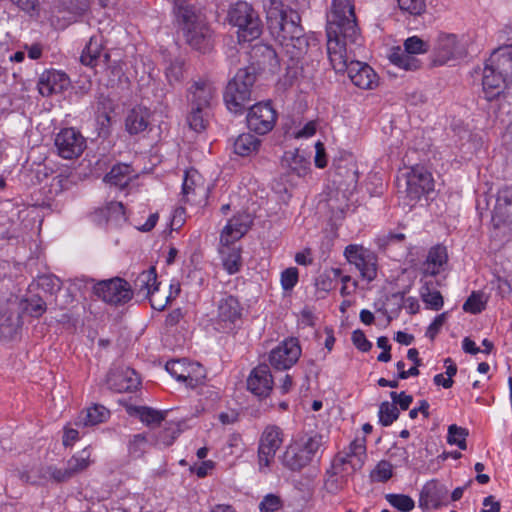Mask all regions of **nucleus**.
<instances>
[{"instance_id": "5701e85b", "label": "nucleus", "mask_w": 512, "mask_h": 512, "mask_svg": "<svg viewBox=\"0 0 512 512\" xmlns=\"http://www.w3.org/2000/svg\"><path fill=\"white\" fill-rule=\"evenodd\" d=\"M216 95L214 83L207 78H199L189 88V101L191 107L209 108Z\"/></svg>"}, {"instance_id": "ea45409f", "label": "nucleus", "mask_w": 512, "mask_h": 512, "mask_svg": "<svg viewBox=\"0 0 512 512\" xmlns=\"http://www.w3.org/2000/svg\"><path fill=\"white\" fill-rule=\"evenodd\" d=\"M263 8L266 12L268 27H272L279 21H282L288 15L290 9H285L282 0H262Z\"/></svg>"}, {"instance_id": "0eeeda50", "label": "nucleus", "mask_w": 512, "mask_h": 512, "mask_svg": "<svg viewBox=\"0 0 512 512\" xmlns=\"http://www.w3.org/2000/svg\"><path fill=\"white\" fill-rule=\"evenodd\" d=\"M93 292L104 302L113 305L125 304L133 297L131 285L121 278L100 281L93 286Z\"/></svg>"}, {"instance_id": "412c9836", "label": "nucleus", "mask_w": 512, "mask_h": 512, "mask_svg": "<svg viewBox=\"0 0 512 512\" xmlns=\"http://www.w3.org/2000/svg\"><path fill=\"white\" fill-rule=\"evenodd\" d=\"M37 85L39 93L48 97L66 90L70 85V79L64 72L50 69L40 75Z\"/></svg>"}, {"instance_id": "473e14b6", "label": "nucleus", "mask_w": 512, "mask_h": 512, "mask_svg": "<svg viewBox=\"0 0 512 512\" xmlns=\"http://www.w3.org/2000/svg\"><path fill=\"white\" fill-rule=\"evenodd\" d=\"M95 220L99 224L103 222L114 225L121 224L126 221L123 204L117 201L109 202L105 207L99 208L95 212Z\"/></svg>"}, {"instance_id": "6e6552de", "label": "nucleus", "mask_w": 512, "mask_h": 512, "mask_svg": "<svg viewBox=\"0 0 512 512\" xmlns=\"http://www.w3.org/2000/svg\"><path fill=\"white\" fill-rule=\"evenodd\" d=\"M166 371L186 386L194 388L205 379V369L199 363L188 362L185 359L170 360L165 365Z\"/></svg>"}, {"instance_id": "338daca9", "label": "nucleus", "mask_w": 512, "mask_h": 512, "mask_svg": "<svg viewBox=\"0 0 512 512\" xmlns=\"http://www.w3.org/2000/svg\"><path fill=\"white\" fill-rule=\"evenodd\" d=\"M298 282V270L295 267L285 269L281 273V285L284 290H291Z\"/></svg>"}, {"instance_id": "423d86ee", "label": "nucleus", "mask_w": 512, "mask_h": 512, "mask_svg": "<svg viewBox=\"0 0 512 512\" xmlns=\"http://www.w3.org/2000/svg\"><path fill=\"white\" fill-rule=\"evenodd\" d=\"M227 20L230 25L237 27L239 42H250L262 33L260 17L248 2L238 1L232 4L228 9Z\"/></svg>"}, {"instance_id": "a211bd4d", "label": "nucleus", "mask_w": 512, "mask_h": 512, "mask_svg": "<svg viewBox=\"0 0 512 512\" xmlns=\"http://www.w3.org/2000/svg\"><path fill=\"white\" fill-rule=\"evenodd\" d=\"M434 188L431 174L421 167L413 168L406 179V193L411 200H417Z\"/></svg>"}, {"instance_id": "f8f14e48", "label": "nucleus", "mask_w": 512, "mask_h": 512, "mask_svg": "<svg viewBox=\"0 0 512 512\" xmlns=\"http://www.w3.org/2000/svg\"><path fill=\"white\" fill-rule=\"evenodd\" d=\"M301 356V347L296 338L285 339L269 354V363L276 370L290 369Z\"/></svg>"}, {"instance_id": "20e7f679", "label": "nucleus", "mask_w": 512, "mask_h": 512, "mask_svg": "<svg viewBox=\"0 0 512 512\" xmlns=\"http://www.w3.org/2000/svg\"><path fill=\"white\" fill-rule=\"evenodd\" d=\"M256 74V67L251 65L239 69L228 82L224 93V101L229 111L235 114L242 113L250 103Z\"/></svg>"}, {"instance_id": "c85d7f7f", "label": "nucleus", "mask_w": 512, "mask_h": 512, "mask_svg": "<svg viewBox=\"0 0 512 512\" xmlns=\"http://www.w3.org/2000/svg\"><path fill=\"white\" fill-rule=\"evenodd\" d=\"M448 254L445 246L436 245L432 247L422 265V273L425 277L436 276L444 270L447 264Z\"/></svg>"}, {"instance_id": "6ab92c4d", "label": "nucleus", "mask_w": 512, "mask_h": 512, "mask_svg": "<svg viewBox=\"0 0 512 512\" xmlns=\"http://www.w3.org/2000/svg\"><path fill=\"white\" fill-rule=\"evenodd\" d=\"M247 389L257 397H267L273 389V376L266 364H259L252 369L247 378Z\"/></svg>"}, {"instance_id": "3c124183", "label": "nucleus", "mask_w": 512, "mask_h": 512, "mask_svg": "<svg viewBox=\"0 0 512 512\" xmlns=\"http://www.w3.org/2000/svg\"><path fill=\"white\" fill-rule=\"evenodd\" d=\"M222 255V261L225 270L229 274L238 272L241 266V255L239 250L235 248H227V252L222 251Z\"/></svg>"}, {"instance_id": "f03ea898", "label": "nucleus", "mask_w": 512, "mask_h": 512, "mask_svg": "<svg viewBox=\"0 0 512 512\" xmlns=\"http://www.w3.org/2000/svg\"><path fill=\"white\" fill-rule=\"evenodd\" d=\"M270 27L271 33L276 37L287 54L292 59L303 56L309 47L307 38L304 35L300 23V16L297 12L289 10L288 15Z\"/></svg>"}, {"instance_id": "79ce46f5", "label": "nucleus", "mask_w": 512, "mask_h": 512, "mask_svg": "<svg viewBox=\"0 0 512 512\" xmlns=\"http://www.w3.org/2000/svg\"><path fill=\"white\" fill-rule=\"evenodd\" d=\"M432 281H425L421 287L420 295L426 306L432 310L438 311L443 307L444 300L438 290L432 288Z\"/></svg>"}, {"instance_id": "09e8293b", "label": "nucleus", "mask_w": 512, "mask_h": 512, "mask_svg": "<svg viewBox=\"0 0 512 512\" xmlns=\"http://www.w3.org/2000/svg\"><path fill=\"white\" fill-rule=\"evenodd\" d=\"M399 409L393 403L384 401L379 406V422L383 426H390L399 417Z\"/></svg>"}, {"instance_id": "de8ad7c7", "label": "nucleus", "mask_w": 512, "mask_h": 512, "mask_svg": "<svg viewBox=\"0 0 512 512\" xmlns=\"http://www.w3.org/2000/svg\"><path fill=\"white\" fill-rule=\"evenodd\" d=\"M385 499L387 502L400 512H410L415 507L414 500L405 494H386Z\"/></svg>"}, {"instance_id": "8fccbe9b", "label": "nucleus", "mask_w": 512, "mask_h": 512, "mask_svg": "<svg viewBox=\"0 0 512 512\" xmlns=\"http://www.w3.org/2000/svg\"><path fill=\"white\" fill-rule=\"evenodd\" d=\"M468 434L466 428L452 424L448 427L447 442L450 445H457L461 450H465L467 448L466 438Z\"/></svg>"}, {"instance_id": "2f4dec72", "label": "nucleus", "mask_w": 512, "mask_h": 512, "mask_svg": "<svg viewBox=\"0 0 512 512\" xmlns=\"http://www.w3.org/2000/svg\"><path fill=\"white\" fill-rule=\"evenodd\" d=\"M205 191L206 189L198 171L195 169L186 170L182 184V200L185 202H194L195 197L205 194Z\"/></svg>"}, {"instance_id": "864d4df0", "label": "nucleus", "mask_w": 512, "mask_h": 512, "mask_svg": "<svg viewBox=\"0 0 512 512\" xmlns=\"http://www.w3.org/2000/svg\"><path fill=\"white\" fill-rule=\"evenodd\" d=\"M330 470L346 480L347 476L353 474L357 469H353L350 462L338 454L332 461Z\"/></svg>"}, {"instance_id": "b1692460", "label": "nucleus", "mask_w": 512, "mask_h": 512, "mask_svg": "<svg viewBox=\"0 0 512 512\" xmlns=\"http://www.w3.org/2000/svg\"><path fill=\"white\" fill-rule=\"evenodd\" d=\"M463 54L464 50L454 34L439 35L435 46V63L443 65L451 59L461 57Z\"/></svg>"}, {"instance_id": "69168bd1", "label": "nucleus", "mask_w": 512, "mask_h": 512, "mask_svg": "<svg viewBox=\"0 0 512 512\" xmlns=\"http://www.w3.org/2000/svg\"><path fill=\"white\" fill-rule=\"evenodd\" d=\"M337 174L344 177L347 184H356L359 178V173L354 162H349L346 166H338Z\"/></svg>"}, {"instance_id": "c756f323", "label": "nucleus", "mask_w": 512, "mask_h": 512, "mask_svg": "<svg viewBox=\"0 0 512 512\" xmlns=\"http://www.w3.org/2000/svg\"><path fill=\"white\" fill-rule=\"evenodd\" d=\"M159 282L157 281V274L154 267L142 271L138 274L133 283V295L146 299L154 292H158Z\"/></svg>"}, {"instance_id": "bb28decb", "label": "nucleus", "mask_w": 512, "mask_h": 512, "mask_svg": "<svg viewBox=\"0 0 512 512\" xmlns=\"http://www.w3.org/2000/svg\"><path fill=\"white\" fill-rule=\"evenodd\" d=\"M151 111L144 106L132 108L125 119V129L130 135L146 131L150 126Z\"/></svg>"}, {"instance_id": "72a5a7b5", "label": "nucleus", "mask_w": 512, "mask_h": 512, "mask_svg": "<svg viewBox=\"0 0 512 512\" xmlns=\"http://www.w3.org/2000/svg\"><path fill=\"white\" fill-rule=\"evenodd\" d=\"M486 63L510 79L512 77V45L495 50Z\"/></svg>"}, {"instance_id": "dca6fc26", "label": "nucleus", "mask_w": 512, "mask_h": 512, "mask_svg": "<svg viewBox=\"0 0 512 512\" xmlns=\"http://www.w3.org/2000/svg\"><path fill=\"white\" fill-rule=\"evenodd\" d=\"M80 61L83 65L89 66L91 68H96L97 66H104L112 69V73L116 76H119L121 73V68L117 66L111 67L109 65L110 55L107 52H103L102 39L100 36H92L82 51L80 56Z\"/></svg>"}, {"instance_id": "58836bf2", "label": "nucleus", "mask_w": 512, "mask_h": 512, "mask_svg": "<svg viewBox=\"0 0 512 512\" xmlns=\"http://www.w3.org/2000/svg\"><path fill=\"white\" fill-rule=\"evenodd\" d=\"M389 60L394 65L406 71H414L420 67V61L415 57V55L410 54L400 47H396L392 50Z\"/></svg>"}, {"instance_id": "a18cd8bd", "label": "nucleus", "mask_w": 512, "mask_h": 512, "mask_svg": "<svg viewBox=\"0 0 512 512\" xmlns=\"http://www.w3.org/2000/svg\"><path fill=\"white\" fill-rule=\"evenodd\" d=\"M487 304V298L483 292L473 291L471 295L463 304V310L471 314H479L485 308Z\"/></svg>"}, {"instance_id": "4d7b16f0", "label": "nucleus", "mask_w": 512, "mask_h": 512, "mask_svg": "<svg viewBox=\"0 0 512 512\" xmlns=\"http://www.w3.org/2000/svg\"><path fill=\"white\" fill-rule=\"evenodd\" d=\"M283 506L282 499L275 494H267L263 497L259 503L260 512H276Z\"/></svg>"}, {"instance_id": "774afa93", "label": "nucleus", "mask_w": 512, "mask_h": 512, "mask_svg": "<svg viewBox=\"0 0 512 512\" xmlns=\"http://www.w3.org/2000/svg\"><path fill=\"white\" fill-rule=\"evenodd\" d=\"M352 342L357 349L367 352L371 349L372 343L366 338L362 330H355L352 333Z\"/></svg>"}, {"instance_id": "aec40b11", "label": "nucleus", "mask_w": 512, "mask_h": 512, "mask_svg": "<svg viewBox=\"0 0 512 512\" xmlns=\"http://www.w3.org/2000/svg\"><path fill=\"white\" fill-rule=\"evenodd\" d=\"M351 82L358 88L371 90L378 86V76L371 66L365 62L351 60L345 71Z\"/></svg>"}, {"instance_id": "13d9d810", "label": "nucleus", "mask_w": 512, "mask_h": 512, "mask_svg": "<svg viewBox=\"0 0 512 512\" xmlns=\"http://www.w3.org/2000/svg\"><path fill=\"white\" fill-rule=\"evenodd\" d=\"M326 479L324 481V488L328 493L336 494L338 491L342 490L346 480L343 479L341 476L332 473V471L329 469L326 472Z\"/></svg>"}, {"instance_id": "7c9ffc66", "label": "nucleus", "mask_w": 512, "mask_h": 512, "mask_svg": "<svg viewBox=\"0 0 512 512\" xmlns=\"http://www.w3.org/2000/svg\"><path fill=\"white\" fill-rule=\"evenodd\" d=\"M249 216L238 215L228 221L220 235V242L228 246L234 241L240 239L249 229Z\"/></svg>"}, {"instance_id": "9d476101", "label": "nucleus", "mask_w": 512, "mask_h": 512, "mask_svg": "<svg viewBox=\"0 0 512 512\" xmlns=\"http://www.w3.org/2000/svg\"><path fill=\"white\" fill-rule=\"evenodd\" d=\"M243 310L237 297L224 293L217 303V324L225 331L233 330L240 325Z\"/></svg>"}, {"instance_id": "4be33fe9", "label": "nucleus", "mask_w": 512, "mask_h": 512, "mask_svg": "<svg viewBox=\"0 0 512 512\" xmlns=\"http://www.w3.org/2000/svg\"><path fill=\"white\" fill-rule=\"evenodd\" d=\"M140 377L134 369L120 368L111 371L107 376V384L110 389L118 392H132L140 385Z\"/></svg>"}, {"instance_id": "39448f33", "label": "nucleus", "mask_w": 512, "mask_h": 512, "mask_svg": "<svg viewBox=\"0 0 512 512\" xmlns=\"http://www.w3.org/2000/svg\"><path fill=\"white\" fill-rule=\"evenodd\" d=\"M323 445L324 438L321 434H305L286 448L282 463L291 471H300L312 462Z\"/></svg>"}, {"instance_id": "5fc2aeb1", "label": "nucleus", "mask_w": 512, "mask_h": 512, "mask_svg": "<svg viewBox=\"0 0 512 512\" xmlns=\"http://www.w3.org/2000/svg\"><path fill=\"white\" fill-rule=\"evenodd\" d=\"M404 50L414 55L422 54L429 50V44L418 36H412L404 41Z\"/></svg>"}, {"instance_id": "0e129e2a", "label": "nucleus", "mask_w": 512, "mask_h": 512, "mask_svg": "<svg viewBox=\"0 0 512 512\" xmlns=\"http://www.w3.org/2000/svg\"><path fill=\"white\" fill-rule=\"evenodd\" d=\"M147 439L144 434H136L129 441L128 450L133 457H140L145 451Z\"/></svg>"}, {"instance_id": "e433bc0d", "label": "nucleus", "mask_w": 512, "mask_h": 512, "mask_svg": "<svg viewBox=\"0 0 512 512\" xmlns=\"http://www.w3.org/2000/svg\"><path fill=\"white\" fill-rule=\"evenodd\" d=\"M131 167L127 164H116L111 170L105 175L104 181L110 185L125 188L132 178Z\"/></svg>"}, {"instance_id": "49530a36", "label": "nucleus", "mask_w": 512, "mask_h": 512, "mask_svg": "<svg viewBox=\"0 0 512 512\" xmlns=\"http://www.w3.org/2000/svg\"><path fill=\"white\" fill-rule=\"evenodd\" d=\"M207 116V108L191 107V112L187 117L190 128L196 132L204 130L207 124Z\"/></svg>"}, {"instance_id": "4c0bfd02", "label": "nucleus", "mask_w": 512, "mask_h": 512, "mask_svg": "<svg viewBox=\"0 0 512 512\" xmlns=\"http://www.w3.org/2000/svg\"><path fill=\"white\" fill-rule=\"evenodd\" d=\"M282 165L301 177L306 175L310 162L303 155H300L298 150H293L284 153Z\"/></svg>"}, {"instance_id": "a878e982", "label": "nucleus", "mask_w": 512, "mask_h": 512, "mask_svg": "<svg viewBox=\"0 0 512 512\" xmlns=\"http://www.w3.org/2000/svg\"><path fill=\"white\" fill-rule=\"evenodd\" d=\"M448 495V488L437 481L427 483L420 495V506L424 508H439Z\"/></svg>"}, {"instance_id": "c03bdc74", "label": "nucleus", "mask_w": 512, "mask_h": 512, "mask_svg": "<svg viewBox=\"0 0 512 512\" xmlns=\"http://www.w3.org/2000/svg\"><path fill=\"white\" fill-rule=\"evenodd\" d=\"M110 415L107 408L102 405L95 404L86 410L85 416L82 419L85 426L97 425L104 422Z\"/></svg>"}, {"instance_id": "f3484780", "label": "nucleus", "mask_w": 512, "mask_h": 512, "mask_svg": "<svg viewBox=\"0 0 512 512\" xmlns=\"http://www.w3.org/2000/svg\"><path fill=\"white\" fill-rule=\"evenodd\" d=\"M492 223L496 228L512 226V186H505L498 191Z\"/></svg>"}, {"instance_id": "7ed1b4c3", "label": "nucleus", "mask_w": 512, "mask_h": 512, "mask_svg": "<svg viewBox=\"0 0 512 512\" xmlns=\"http://www.w3.org/2000/svg\"><path fill=\"white\" fill-rule=\"evenodd\" d=\"M336 33H342L343 38L351 43L361 40L353 0H332L326 34L335 36Z\"/></svg>"}, {"instance_id": "680f3d73", "label": "nucleus", "mask_w": 512, "mask_h": 512, "mask_svg": "<svg viewBox=\"0 0 512 512\" xmlns=\"http://www.w3.org/2000/svg\"><path fill=\"white\" fill-rule=\"evenodd\" d=\"M184 75V63L181 60L172 61L166 68L169 83L180 82Z\"/></svg>"}, {"instance_id": "cd10ccee", "label": "nucleus", "mask_w": 512, "mask_h": 512, "mask_svg": "<svg viewBox=\"0 0 512 512\" xmlns=\"http://www.w3.org/2000/svg\"><path fill=\"white\" fill-rule=\"evenodd\" d=\"M251 58L259 69L275 72L279 66V59L276 51L269 45L259 43L252 47Z\"/></svg>"}, {"instance_id": "393cba45", "label": "nucleus", "mask_w": 512, "mask_h": 512, "mask_svg": "<svg viewBox=\"0 0 512 512\" xmlns=\"http://www.w3.org/2000/svg\"><path fill=\"white\" fill-rule=\"evenodd\" d=\"M508 80L509 78L486 63L482 77V87L485 98L491 101L500 95Z\"/></svg>"}, {"instance_id": "a19ab883", "label": "nucleus", "mask_w": 512, "mask_h": 512, "mask_svg": "<svg viewBox=\"0 0 512 512\" xmlns=\"http://www.w3.org/2000/svg\"><path fill=\"white\" fill-rule=\"evenodd\" d=\"M92 463L91 450L86 447L77 454L73 455L67 462L66 467L72 477L85 471Z\"/></svg>"}, {"instance_id": "603ef678", "label": "nucleus", "mask_w": 512, "mask_h": 512, "mask_svg": "<svg viewBox=\"0 0 512 512\" xmlns=\"http://www.w3.org/2000/svg\"><path fill=\"white\" fill-rule=\"evenodd\" d=\"M37 285L45 293L54 295L60 291L62 282L58 277L54 275H42L38 277Z\"/></svg>"}, {"instance_id": "e2e57ef3", "label": "nucleus", "mask_w": 512, "mask_h": 512, "mask_svg": "<svg viewBox=\"0 0 512 512\" xmlns=\"http://www.w3.org/2000/svg\"><path fill=\"white\" fill-rule=\"evenodd\" d=\"M491 283L496 287L499 296L502 298L512 297V274L508 278L497 276Z\"/></svg>"}, {"instance_id": "37998d69", "label": "nucleus", "mask_w": 512, "mask_h": 512, "mask_svg": "<svg viewBox=\"0 0 512 512\" xmlns=\"http://www.w3.org/2000/svg\"><path fill=\"white\" fill-rule=\"evenodd\" d=\"M131 410L139 417L140 421L147 426L158 425L165 418V412L147 406H137L131 408Z\"/></svg>"}, {"instance_id": "052dcab7", "label": "nucleus", "mask_w": 512, "mask_h": 512, "mask_svg": "<svg viewBox=\"0 0 512 512\" xmlns=\"http://www.w3.org/2000/svg\"><path fill=\"white\" fill-rule=\"evenodd\" d=\"M397 2L402 11L411 15H420L426 7L425 0H397Z\"/></svg>"}, {"instance_id": "6e6d98bb", "label": "nucleus", "mask_w": 512, "mask_h": 512, "mask_svg": "<svg viewBox=\"0 0 512 512\" xmlns=\"http://www.w3.org/2000/svg\"><path fill=\"white\" fill-rule=\"evenodd\" d=\"M392 475V465L385 460L380 461L371 472V478L379 482L388 481Z\"/></svg>"}, {"instance_id": "1a4fd4ad", "label": "nucleus", "mask_w": 512, "mask_h": 512, "mask_svg": "<svg viewBox=\"0 0 512 512\" xmlns=\"http://www.w3.org/2000/svg\"><path fill=\"white\" fill-rule=\"evenodd\" d=\"M57 154L63 159L78 158L86 148V139L75 128H63L55 136Z\"/></svg>"}, {"instance_id": "ddd939ff", "label": "nucleus", "mask_w": 512, "mask_h": 512, "mask_svg": "<svg viewBox=\"0 0 512 512\" xmlns=\"http://www.w3.org/2000/svg\"><path fill=\"white\" fill-rule=\"evenodd\" d=\"M345 257L355 265L363 279L372 281L377 276V258L374 253L357 245H349L345 249Z\"/></svg>"}, {"instance_id": "f257e3e1", "label": "nucleus", "mask_w": 512, "mask_h": 512, "mask_svg": "<svg viewBox=\"0 0 512 512\" xmlns=\"http://www.w3.org/2000/svg\"><path fill=\"white\" fill-rule=\"evenodd\" d=\"M173 13L187 44L201 52L211 48V31L198 8L188 3H175Z\"/></svg>"}, {"instance_id": "f704fd0d", "label": "nucleus", "mask_w": 512, "mask_h": 512, "mask_svg": "<svg viewBox=\"0 0 512 512\" xmlns=\"http://www.w3.org/2000/svg\"><path fill=\"white\" fill-rule=\"evenodd\" d=\"M365 438H357L352 441L343 453L339 455L350 462L353 469H361L366 459V444Z\"/></svg>"}, {"instance_id": "4468645a", "label": "nucleus", "mask_w": 512, "mask_h": 512, "mask_svg": "<svg viewBox=\"0 0 512 512\" xmlns=\"http://www.w3.org/2000/svg\"><path fill=\"white\" fill-rule=\"evenodd\" d=\"M276 118L277 113L269 102L257 103L250 107L247 125L251 131L264 135L273 129Z\"/></svg>"}, {"instance_id": "9b49d317", "label": "nucleus", "mask_w": 512, "mask_h": 512, "mask_svg": "<svg viewBox=\"0 0 512 512\" xmlns=\"http://www.w3.org/2000/svg\"><path fill=\"white\" fill-rule=\"evenodd\" d=\"M282 430L276 425H268L261 437L258 447V461L260 471H264L274 461L277 450L282 445Z\"/></svg>"}, {"instance_id": "2eb2a0df", "label": "nucleus", "mask_w": 512, "mask_h": 512, "mask_svg": "<svg viewBox=\"0 0 512 512\" xmlns=\"http://www.w3.org/2000/svg\"><path fill=\"white\" fill-rule=\"evenodd\" d=\"M352 44L343 38L342 33L335 36L327 34V54L332 68L336 73H343L349 68L351 60H355L347 51V44ZM360 45L359 41L356 43Z\"/></svg>"}, {"instance_id": "c9c22d12", "label": "nucleus", "mask_w": 512, "mask_h": 512, "mask_svg": "<svg viewBox=\"0 0 512 512\" xmlns=\"http://www.w3.org/2000/svg\"><path fill=\"white\" fill-rule=\"evenodd\" d=\"M261 139L251 133L240 134L234 141V152L242 157L256 154L261 146Z\"/></svg>"}, {"instance_id": "bf43d9fd", "label": "nucleus", "mask_w": 512, "mask_h": 512, "mask_svg": "<svg viewBox=\"0 0 512 512\" xmlns=\"http://www.w3.org/2000/svg\"><path fill=\"white\" fill-rule=\"evenodd\" d=\"M43 476L49 477L57 483L66 482L69 479H71V476L66 466L65 468H58L53 465L47 466L46 468L43 469Z\"/></svg>"}]
</instances>
